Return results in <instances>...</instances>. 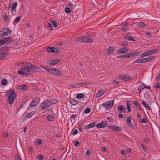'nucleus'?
Listing matches in <instances>:
<instances>
[{
	"instance_id": "69168bd1",
	"label": "nucleus",
	"mask_w": 160,
	"mask_h": 160,
	"mask_svg": "<svg viewBox=\"0 0 160 160\" xmlns=\"http://www.w3.org/2000/svg\"><path fill=\"white\" fill-rule=\"evenodd\" d=\"M78 132L77 129H75L72 133L73 135H75L78 133Z\"/></svg>"
},
{
	"instance_id": "393cba45",
	"label": "nucleus",
	"mask_w": 160,
	"mask_h": 160,
	"mask_svg": "<svg viewBox=\"0 0 160 160\" xmlns=\"http://www.w3.org/2000/svg\"><path fill=\"white\" fill-rule=\"evenodd\" d=\"M5 41V43H8L12 40V38L10 37H6L3 39Z\"/></svg>"
},
{
	"instance_id": "dca6fc26",
	"label": "nucleus",
	"mask_w": 160,
	"mask_h": 160,
	"mask_svg": "<svg viewBox=\"0 0 160 160\" xmlns=\"http://www.w3.org/2000/svg\"><path fill=\"white\" fill-rule=\"evenodd\" d=\"M140 54V53L139 51L132 52L131 53H128V58H133L136 56H138Z\"/></svg>"
},
{
	"instance_id": "0eeeda50",
	"label": "nucleus",
	"mask_w": 160,
	"mask_h": 160,
	"mask_svg": "<svg viewBox=\"0 0 160 160\" xmlns=\"http://www.w3.org/2000/svg\"><path fill=\"white\" fill-rule=\"evenodd\" d=\"M108 129L115 131H120L123 130V128L115 125H111L108 126Z\"/></svg>"
},
{
	"instance_id": "ea45409f",
	"label": "nucleus",
	"mask_w": 160,
	"mask_h": 160,
	"mask_svg": "<svg viewBox=\"0 0 160 160\" xmlns=\"http://www.w3.org/2000/svg\"><path fill=\"white\" fill-rule=\"evenodd\" d=\"M40 98L39 97H37L34 98L33 100L35 104L37 105L39 102Z\"/></svg>"
},
{
	"instance_id": "4d7b16f0",
	"label": "nucleus",
	"mask_w": 160,
	"mask_h": 160,
	"mask_svg": "<svg viewBox=\"0 0 160 160\" xmlns=\"http://www.w3.org/2000/svg\"><path fill=\"white\" fill-rule=\"evenodd\" d=\"M48 27L51 31L53 29V27L52 26V24L50 23H48Z\"/></svg>"
},
{
	"instance_id": "8fccbe9b",
	"label": "nucleus",
	"mask_w": 160,
	"mask_h": 160,
	"mask_svg": "<svg viewBox=\"0 0 160 160\" xmlns=\"http://www.w3.org/2000/svg\"><path fill=\"white\" fill-rule=\"evenodd\" d=\"M5 43V41L3 39H0V46H2Z\"/></svg>"
},
{
	"instance_id": "a19ab883",
	"label": "nucleus",
	"mask_w": 160,
	"mask_h": 160,
	"mask_svg": "<svg viewBox=\"0 0 160 160\" xmlns=\"http://www.w3.org/2000/svg\"><path fill=\"white\" fill-rule=\"evenodd\" d=\"M20 19L21 17L20 16H18L17 17L13 22V24H14L18 22L20 20Z\"/></svg>"
},
{
	"instance_id": "412c9836",
	"label": "nucleus",
	"mask_w": 160,
	"mask_h": 160,
	"mask_svg": "<svg viewBox=\"0 0 160 160\" xmlns=\"http://www.w3.org/2000/svg\"><path fill=\"white\" fill-rule=\"evenodd\" d=\"M118 109L121 112L125 113L127 109L123 105H120L118 107Z\"/></svg>"
},
{
	"instance_id": "c03bdc74",
	"label": "nucleus",
	"mask_w": 160,
	"mask_h": 160,
	"mask_svg": "<svg viewBox=\"0 0 160 160\" xmlns=\"http://www.w3.org/2000/svg\"><path fill=\"white\" fill-rule=\"evenodd\" d=\"M65 12L67 13H69L71 12V11L69 8L66 7L65 8Z\"/></svg>"
},
{
	"instance_id": "f704fd0d",
	"label": "nucleus",
	"mask_w": 160,
	"mask_h": 160,
	"mask_svg": "<svg viewBox=\"0 0 160 160\" xmlns=\"http://www.w3.org/2000/svg\"><path fill=\"white\" fill-rule=\"evenodd\" d=\"M77 117V115L75 114H72L70 116V121L72 122L73 120H75V118Z\"/></svg>"
},
{
	"instance_id": "6e6552de",
	"label": "nucleus",
	"mask_w": 160,
	"mask_h": 160,
	"mask_svg": "<svg viewBox=\"0 0 160 160\" xmlns=\"http://www.w3.org/2000/svg\"><path fill=\"white\" fill-rule=\"evenodd\" d=\"M114 102L113 100H109L105 102L103 104V106H105L107 109H110L113 106Z\"/></svg>"
},
{
	"instance_id": "4468645a",
	"label": "nucleus",
	"mask_w": 160,
	"mask_h": 160,
	"mask_svg": "<svg viewBox=\"0 0 160 160\" xmlns=\"http://www.w3.org/2000/svg\"><path fill=\"white\" fill-rule=\"evenodd\" d=\"M155 58V57L154 56H150L146 58H142L143 61V63L150 61L154 59Z\"/></svg>"
},
{
	"instance_id": "b1692460",
	"label": "nucleus",
	"mask_w": 160,
	"mask_h": 160,
	"mask_svg": "<svg viewBox=\"0 0 160 160\" xmlns=\"http://www.w3.org/2000/svg\"><path fill=\"white\" fill-rule=\"evenodd\" d=\"M34 113L35 112L34 111L30 112L25 115V118H30L32 116L34 115Z\"/></svg>"
},
{
	"instance_id": "1a4fd4ad",
	"label": "nucleus",
	"mask_w": 160,
	"mask_h": 160,
	"mask_svg": "<svg viewBox=\"0 0 160 160\" xmlns=\"http://www.w3.org/2000/svg\"><path fill=\"white\" fill-rule=\"evenodd\" d=\"M48 71L52 73L55 75H62V73L60 71L55 68H49Z\"/></svg>"
},
{
	"instance_id": "de8ad7c7",
	"label": "nucleus",
	"mask_w": 160,
	"mask_h": 160,
	"mask_svg": "<svg viewBox=\"0 0 160 160\" xmlns=\"http://www.w3.org/2000/svg\"><path fill=\"white\" fill-rule=\"evenodd\" d=\"M90 111H91V110L90 108H87L85 109L84 112L86 114H88V113H90Z\"/></svg>"
},
{
	"instance_id": "338daca9",
	"label": "nucleus",
	"mask_w": 160,
	"mask_h": 160,
	"mask_svg": "<svg viewBox=\"0 0 160 160\" xmlns=\"http://www.w3.org/2000/svg\"><path fill=\"white\" fill-rule=\"evenodd\" d=\"M85 154L89 156L91 155V152L89 150H88L87 151V152H85Z\"/></svg>"
},
{
	"instance_id": "473e14b6",
	"label": "nucleus",
	"mask_w": 160,
	"mask_h": 160,
	"mask_svg": "<svg viewBox=\"0 0 160 160\" xmlns=\"http://www.w3.org/2000/svg\"><path fill=\"white\" fill-rule=\"evenodd\" d=\"M84 97V95L82 93H78L76 95V98L78 99H81Z\"/></svg>"
},
{
	"instance_id": "6ab92c4d",
	"label": "nucleus",
	"mask_w": 160,
	"mask_h": 160,
	"mask_svg": "<svg viewBox=\"0 0 160 160\" xmlns=\"http://www.w3.org/2000/svg\"><path fill=\"white\" fill-rule=\"evenodd\" d=\"M60 61V60L58 59H55L50 61L48 63L50 65H54L58 63Z\"/></svg>"
},
{
	"instance_id": "58836bf2",
	"label": "nucleus",
	"mask_w": 160,
	"mask_h": 160,
	"mask_svg": "<svg viewBox=\"0 0 160 160\" xmlns=\"http://www.w3.org/2000/svg\"><path fill=\"white\" fill-rule=\"evenodd\" d=\"M51 22L52 25L55 28H58V23L54 21L51 20Z\"/></svg>"
},
{
	"instance_id": "5fc2aeb1",
	"label": "nucleus",
	"mask_w": 160,
	"mask_h": 160,
	"mask_svg": "<svg viewBox=\"0 0 160 160\" xmlns=\"http://www.w3.org/2000/svg\"><path fill=\"white\" fill-rule=\"evenodd\" d=\"M149 139L148 138H146L143 139V141L145 143L148 142L149 141Z\"/></svg>"
},
{
	"instance_id": "37998d69",
	"label": "nucleus",
	"mask_w": 160,
	"mask_h": 160,
	"mask_svg": "<svg viewBox=\"0 0 160 160\" xmlns=\"http://www.w3.org/2000/svg\"><path fill=\"white\" fill-rule=\"evenodd\" d=\"M36 105L34 102L32 100L30 103L29 107L31 108H32Z\"/></svg>"
},
{
	"instance_id": "a211bd4d",
	"label": "nucleus",
	"mask_w": 160,
	"mask_h": 160,
	"mask_svg": "<svg viewBox=\"0 0 160 160\" xmlns=\"http://www.w3.org/2000/svg\"><path fill=\"white\" fill-rule=\"evenodd\" d=\"M96 122H93L89 124L86 125L84 128V129H88L94 127L96 126Z\"/></svg>"
},
{
	"instance_id": "79ce46f5",
	"label": "nucleus",
	"mask_w": 160,
	"mask_h": 160,
	"mask_svg": "<svg viewBox=\"0 0 160 160\" xmlns=\"http://www.w3.org/2000/svg\"><path fill=\"white\" fill-rule=\"evenodd\" d=\"M144 89V88L142 86V85L139 86V87L138 89V91L139 92V94H140V93L141 92V91Z\"/></svg>"
},
{
	"instance_id": "052dcab7",
	"label": "nucleus",
	"mask_w": 160,
	"mask_h": 160,
	"mask_svg": "<svg viewBox=\"0 0 160 160\" xmlns=\"http://www.w3.org/2000/svg\"><path fill=\"white\" fill-rule=\"evenodd\" d=\"M15 160H22L19 155H18L15 157Z\"/></svg>"
},
{
	"instance_id": "aec40b11",
	"label": "nucleus",
	"mask_w": 160,
	"mask_h": 160,
	"mask_svg": "<svg viewBox=\"0 0 160 160\" xmlns=\"http://www.w3.org/2000/svg\"><path fill=\"white\" fill-rule=\"evenodd\" d=\"M28 86L27 85H20L18 87V89L23 91H25L28 89Z\"/></svg>"
},
{
	"instance_id": "4be33fe9",
	"label": "nucleus",
	"mask_w": 160,
	"mask_h": 160,
	"mask_svg": "<svg viewBox=\"0 0 160 160\" xmlns=\"http://www.w3.org/2000/svg\"><path fill=\"white\" fill-rule=\"evenodd\" d=\"M114 51V48L113 47H109L107 51V54L108 55L112 54Z\"/></svg>"
},
{
	"instance_id": "5701e85b",
	"label": "nucleus",
	"mask_w": 160,
	"mask_h": 160,
	"mask_svg": "<svg viewBox=\"0 0 160 160\" xmlns=\"http://www.w3.org/2000/svg\"><path fill=\"white\" fill-rule=\"evenodd\" d=\"M18 3L17 2H14L12 5L11 11L12 12L15 11L16 10Z\"/></svg>"
},
{
	"instance_id": "49530a36",
	"label": "nucleus",
	"mask_w": 160,
	"mask_h": 160,
	"mask_svg": "<svg viewBox=\"0 0 160 160\" xmlns=\"http://www.w3.org/2000/svg\"><path fill=\"white\" fill-rule=\"evenodd\" d=\"M160 79V73L155 78V81L157 82H158Z\"/></svg>"
},
{
	"instance_id": "bb28decb",
	"label": "nucleus",
	"mask_w": 160,
	"mask_h": 160,
	"mask_svg": "<svg viewBox=\"0 0 160 160\" xmlns=\"http://www.w3.org/2000/svg\"><path fill=\"white\" fill-rule=\"evenodd\" d=\"M133 103L134 104L136 105V107L138 109L140 110L141 109L140 105L138 102L136 101H134L133 102Z\"/></svg>"
},
{
	"instance_id": "9d476101",
	"label": "nucleus",
	"mask_w": 160,
	"mask_h": 160,
	"mask_svg": "<svg viewBox=\"0 0 160 160\" xmlns=\"http://www.w3.org/2000/svg\"><path fill=\"white\" fill-rule=\"evenodd\" d=\"M107 125V122L105 121H103L100 123L97 124L96 126L98 128H101L105 127Z\"/></svg>"
},
{
	"instance_id": "3c124183",
	"label": "nucleus",
	"mask_w": 160,
	"mask_h": 160,
	"mask_svg": "<svg viewBox=\"0 0 160 160\" xmlns=\"http://www.w3.org/2000/svg\"><path fill=\"white\" fill-rule=\"evenodd\" d=\"M131 118L129 116L128 117L127 120V124H128V123H130V122H131Z\"/></svg>"
},
{
	"instance_id": "c85d7f7f",
	"label": "nucleus",
	"mask_w": 160,
	"mask_h": 160,
	"mask_svg": "<svg viewBox=\"0 0 160 160\" xmlns=\"http://www.w3.org/2000/svg\"><path fill=\"white\" fill-rule=\"evenodd\" d=\"M117 58H128V54H127L126 55H120L117 56Z\"/></svg>"
},
{
	"instance_id": "f3484780",
	"label": "nucleus",
	"mask_w": 160,
	"mask_h": 160,
	"mask_svg": "<svg viewBox=\"0 0 160 160\" xmlns=\"http://www.w3.org/2000/svg\"><path fill=\"white\" fill-rule=\"evenodd\" d=\"M129 51L128 49L127 48H122L120 49L117 50V52L118 53H126Z\"/></svg>"
},
{
	"instance_id": "f257e3e1",
	"label": "nucleus",
	"mask_w": 160,
	"mask_h": 160,
	"mask_svg": "<svg viewBox=\"0 0 160 160\" xmlns=\"http://www.w3.org/2000/svg\"><path fill=\"white\" fill-rule=\"evenodd\" d=\"M58 102L56 99H51L47 100L43 102L40 105V107H41V110H44L48 108V107L52 105L55 104Z\"/></svg>"
},
{
	"instance_id": "e433bc0d",
	"label": "nucleus",
	"mask_w": 160,
	"mask_h": 160,
	"mask_svg": "<svg viewBox=\"0 0 160 160\" xmlns=\"http://www.w3.org/2000/svg\"><path fill=\"white\" fill-rule=\"evenodd\" d=\"M28 67L29 68V69L30 70V69L34 70V69H37L39 68V67L33 65H31V66H30L29 67Z\"/></svg>"
},
{
	"instance_id": "2eb2a0df",
	"label": "nucleus",
	"mask_w": 160,
	"mask_h": 160,
	"mask_svg": "<svg viewBox=\"0 0 160 160\" xmlns=\"http://www.w3.org/2000/svg\"><path fill=\"white\" fill-rule=\"evenodd\" d=\"M106 92V91L104 89L102 88L101 90L97 92L96 94V97L98 98L100 97L105 93Z\"/></svg>"
},
{
	"instance_id": "423d86ee",
	"label": "nucleus",
	"mask_w": 160,
	"mask_h": 160,
	"mask_svg": "<svg viewBox=\"0 0 160 160\" xmlns=\"http://www.w3.org/2000/svg\"><path fill=\"white\" fill-rule=\"evenodd\" d=\"M77 40L78 41H82L88 43H91L93 42L92 40L87 36H82L79 38Z\"/></svg>"
},
{
	"instance_id": "a878e982",
	"label": "nucleus",
	"mask_w": 160,
	"mask_h": 160,
	"mask_svg": "<svg viewBox=\"0 0 160 160\" xmlns=\"http://www.w3.org/2000/svg\"><path fill=\"white\" fill-rule=\"evenodd\" d=\"M47 119L48 121H52L54 120L55 117L52 115H49L47 117Z\"/></svg>"
},
{
	"instance_id": "864d4df0",
	"label": "nucleus",
	"mask_w": 160,
	"mask_h": 160,
	"mask_svg": "<svg viewBox=\"0 0 160 160\" xmlns=\"http://www.w3.org/2000/svg\"><path fill=\"white\" fill-rule=\"evenodd\" d=\"M142 83V85L144 86V88H145L147 89H150V87L149 86L146 85L143 82Z\"/></svg>"
},
{
	"instance_id": "f8f14e48",
	"label": "nucleus",
	"mask_w": 160,
	"mask_h": 160,
	"mask_svg": "<svg viewBox=\"0 0 160 160\" xmlns=\"http://www.w3.org/2000/svg\"><path fill=\"white\" fill-rule=\"evenodd\" d=\"M128 23L127 22L124 23L121 26L120 29L123 32L127 31L128 29Z\"/></svg>"
},
{
	"instance_id": "13d9d810",
	"label": "nucleus",
	"mask_w": 160,
	"mask_h": 160,
	"mask_svg": "<svg viewBox=\"0 0 160 160\" xmlns=\"http://www.w3.org/2000/svg\"><path fill=\"white\" fill-rule=\"evenodd\" d=\"M79 141H75L74 142V146H77L79 144Z\"/></svg>"
},
{
	"instance_id": "7c9ffc66",
	"label": "nucleus",
	"mask_w": 160,
	"mask_h": 160,
	"mask_svg": "<svg viewBox=\"0 0 160 160\" xmlns=\"http://www.w3.org/2000/svg\"><path fill=\"white\" fill-rule=\"evenodd\" d=\"M127 107L128 109L129 112H130L131 111L130 109V106H131V103L129 101H127Z\"/></svg>"
},
{
	"instance_id": "c9c22d12",
	"label": "nucleus",
	"mask_w": 160,
	"mask_h": 160,
	"mask_svg": "<svg viewBox=\"0 0 160 160\" xmlns=\"http://www.w3.org/2000/svg\"><path fill=\"white\" fill-rule=\"evenodd\" d=\"M70 102L72 105H75L78 104V102L73 99L70 100Z\"/></svg>"
},
{
	"instance_id": "774afa93",
	"label": "nucleus",
	"mask_w": 160,
	"mask_h": 160,
	"mask_svg": "<svg viewBox=\"0 0 160 160\" xmlns=\"http://www.w3.org/2000/svg\"><path fill=\"white\" fill-rule=\"evenodd\" d=\"M154 88H160V84L159 83H158L157 84L155 85V86Z\"/></svg>"
},
{
	"instance_id": "c756f323",
	"label": "nucleus",
	"mask_w": 160,
	"mask_h": 160,
	"mask_svg": "<svg viewBox=\"0 0 160 160\" xmlns=\"http://www.w3.org/2000/svg\"><path fill=\"white\" fill-rule=\"evenodd\" d=\"M55 48L52 47H49L47 48V50L49 52H54Z\"/></svg>"
},
{
	"instance_id": "ddd939ff",
	"label": "nucleus",
	"mask_w": 160,
	"mask_h": 160,
	"mask_svg": "<svg viewBox=\"0 0 160 160\" xmlns=\"http://www.w3.org/2000/svg\"><path fill=\"white\" fill-rule=\"evenodd\" d=\"M119 78L124 82H126L131 80L132 78L130 76H125L123 75L119 76Z\"/></svg>"
},
{
	"instance_id": "7ed1b4c3",
	"label": "nucleus",
	"mask_w": 160,
	"mask_h": 160,
	"mask_svg": "<svg viewBox=\"0 0 160 160\" xmlns=\"http://www.w3.org/2000/svg\"><path fill=\"white\" fill-rule=\"evenodd\" d=\"M9 92V94L10 95L8 97V102L10 104H11L15 100L16 94L15 91L13 90H10Z\"/></svg>"
},
{
	"instance_id": "2f4dec72",
	"label": "nucleus",
	"mask_w": 160,
	"mask_h": 160,
	"mask_svg": "<svg viewBox=\"0 0 160 160\" xmlns=\"http://www.w3.org/2000/svg\"><path fill=\"white\" fill-rule=\"evenodd\" d=\"M142 103L143 104V105L145 106L146 108H147L149 110L151 109V108L150 106H148V105L147 104L146 102L144 101H142Z\"/></svg>"
},
{
	"instance_id": "bf43d9fd",
	"label": "nucleus",
	"mask_w": 160,
	"mask_h": 160,
	"mask_svg": "<svg viewBox=\"0 0 160 160\" xmlns=\"http://www.w3.org/2000/svg\"><path fill=\"white\" fill-rule=\"evenodd\" d=\"M118 116L120 118H123L125 117V115L122 114H119Z\"/></svg>"
},
{
	"instance_id": "4c0bfd02",
	"label": "nucleus",
	"mask_w": 160,
	"mask_h": 160,
	"mask_svg": "<svg viewBox=\"0 0 160 160\" xmlns=\"http://www.w3.org/2000/svg\"><path fill=\"white\" fill-rule=\"evenodd\" d=\"M8 81L6 79H3L1 81V84L3 85H5L7 84Z\"/></svg>"
},
{
	"instance_id": "39448f33",
	"label": "nucleus",
	"mask_w": 160,
	"mask_h": 160,
	"mask_svg": "<svg viewBox=\"0 0 160 160\" xmlns=\"http://www.w3.org/2000/svg\"><path fill=\"white\" fill-rule=\"evenodd\" d=\"M18 73L22 75L26 76L30 73L31 71L28 67H25L20 69Z\"/></svg>"
},
{
	"instance_id": "603ef678",
	"label": "nucleus",
	"mask_w": 160,
	"mask_h": 160,
	"mask_svg": "<svg viewBox=\"0 0 160 160\" xmlns=\"http://www.w3.org/2000/svg\"><path fill=\"white\" fill-rule=\"evenodd\" d=\"M9 20V18L6 15H5L3 17V20L4 21H8Z\"/></svg>"
},
{
	"instance_id": "72a5a7b5",
	"label": "nucleus",
	"mask_w": 160,
	"mask_h": 160,
	"mask_svg": "<svg viewBox=\"0 0 160 160\" xmlns=\"http://www.w3.org/2000/svg\"><path fill=\"white\" fill-rule=\"evenodd\" d=\"M133 63L134 64L138 63H142L143 61L142 60V58H139L138 59L135 61H134Z\"/></svg>"
},
{
	"instance_id": "f03ea898",
	"label": "nucleus",
	"mask_w": 160,
	"mask_h": 160,
	"mask_svg": "<svg viewBox=\"0 0 160 160\" xmlns=\"http://www.w3.org/2000/svg\"><path fill=\"white\" fill-rule=\"evenodd\" d=\"M9 53V48L7 47H2L0 49V59L2 60L5 58Z\"/></svg>"
},
{
	"instance_id": "0e129e2a",
	"label": "nucleus",
	"mask_w": 160,
	"mask_h": 160,
	"mask_svg": "<svg viewBox=\"0 0 160 160\" xmlns=\"http://www.w3.org/2000/svg\"><path fill=\"white\" fill-rule=\"evenodd\" d=\"M131 128H133L134 127V126L133 124L131 123V122H130V123H128L127 124Z\"/></svg>"
},
{
	"instance_id": "6e6d98bb",
	"label": "nucleus",
	"mask_w": 160,
	"mask_h": 160,
	"mask_svg": "<svg viewBox=\"0 0 160 160\" xmlns=\"http://www.w3.org/2000/svg\"><path fill=\"white\" fill-rule=\"evenodd\" d=\"M142 122L146 123L147 122V119L146 118H143L142 120Z\"/></svg>"
},
{
	"instance_id": "9b49d317",
	"label": "nucleus",
	"mask_w": 160,
	"mask_h": 160,
	"mask_svg": "<svg viewBox=\"0 0 160 160\" xmlns=\"http://www.w3.org/2000/svg\"><path fill=\"white\" fill-rule=\"evenodd\" d=\"M2 31L3 32L2 33V36H5L10 35L12 32V31L8 28H4Z\"/></svg>"
},
{
	"instance_id": "680f3d73",
	"label": "nucleus",
	"mask_w": 160,
	"mask_h": 160,
	"mask_svg": "<svg viewBox=\"0 0 160 160\" xmlns=\"http://www.w3.org/2000/svg\"><path fill=\"white\" fill-rule=\"evenodd\" d=\"M36 142L37 143L39 144H41L42 143V142L41 140V139H38L37 140Z\"/></svg>"
},
{
	"instance_id": "e2e57ef3",
	"label": "nucleus",
	"mask_w": 160,
	"mask_h": 160,
	"mask_svg": "<svg viewBox=\"0 0 160 160\" xmlns=\"http://www.w3.org/2000/svg\"><path fill=\"white\" fill-rule=\"evenodd\" d=\"M42 68H43V69L48 71V69H49V68H48V67H44V66H40Z\"/></svg>"
},
{
	"instance_id": "09e8293b",
	"label": "nucleus",
	"mask_w": 160,
	"mask_h": 160,
	"mask_svg": "<svg viewBox=\"0 0 160 160\" xmlns=\"http://www.w3.org/2000/svg\"><path fill=\"white\" fill-rule=\"evenodd\" d=\"M113 83L116 85H118L120 84L119 82L117 80H114L113 81Z\"/></svg>"
},
{
	"instance_id": "a18cd8bd",
	"label": "nucleus",
	"mask_w": 160,
	"mask_h": 160,
	"mask_svg": "<svg viewBox=\"0 0 160 160\" xmlns=\"http://www.w3.org/2000/svg\"><path fill=\"white\" fill-rule=\"evenodd\" d=\"M138 26L141 27H144L146 26V24L143 22H139Z\"/></svg>"
},
{
	"instance_id": "20e7f679",
	"label": "nucleus",
	"mask_w": 160,
	"mask_h": 160,
	"mask_svg": "<svg viewBox=\"0 0 160 160\" xmlns=\"http://www.w3.org/2000/svg\"><path fill=\"white\" fill-rule=\"evenodd\" d=\"M159 51V49H152L146 51L143 53L140 56L141 57H144L147 56H150L153 54Z\"/></svg>"
},
{
	"instance_id": "cd10ccee",
	"label": "nucleus",
	"mask_w": 160,
	"mask_h": 160,
	"mask_svg": "<svg viewBox=\"0 0 160 160\" xmlns=\"http://www.w3.org/2000/svg\"><path fill=\"white\" fill-rule=\"evenodd\" d=\"M125 39L131 41H134L133 38L131 36L127 35L125 37Z\"/></svg>"
}]
</instances>
